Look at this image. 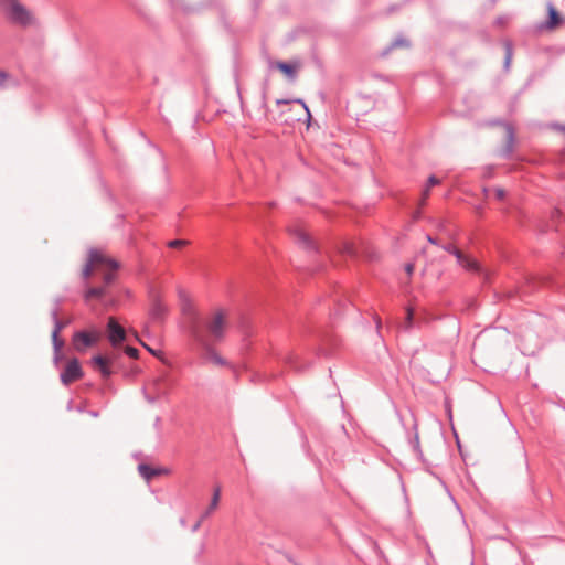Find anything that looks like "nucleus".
<instances>
[{
  "label": "nucleus",
  "instance_id": "f257e3e1",
  "mask_svg": "<svg viewBox=\"0 0 565 565\" xmlns=\"http://www.w3.org/2000/svg\"><path fill=\"white\" fill-rule=\"evenodd\" d=\"M119 265L102 250H90L87 264L83 269L84 278H89L94 273H100L106 285L115 279Z\"/></svg>",
  "mask_w": 565,
  "mask_h": 565
},
{
  "label": "nucleus",
  "instance_id": "f03ea898",
  "mask_svg": "<svg viewBox=\"0 0 565 565\" xmlns=\"http://www.w3.org/2000/svg\"><path fill=\"white\" fill-rule=\"evenodd\" d=\"M1 11L6 20L12 25L26 29L38 23L34 13L20 0H11Z\"/></svg>",
  "mask_w": 565,
  "mask_h": 565
},
{
  "label": "nucleus",
  "instance_id": "7ed1b4c3",
  "mask_svg": "<svg viewBox=\"0 0 565 565\" xmlns=\"http://www.w3.org/2000/svg\"><path fill=\"white\" fill-rule=\"evenodd\" d=\"M228 326V313L225 309L213 310L206 319L205 327L213 341H222Z\"/></svg>",
  "mask_w": 565,
  "mask_h": 565
},
{
  "label": "nucleus",
  "instance_id": "20e7f679",
  "mask_svg": "<svg viewBox=\"0 0 565 565\" xmlns=\"http://www.w3.org/2000/svg\"><path fill=\"white\" fill-rule=\"evenodd\" d=\"M444 249L452 254L456 257L457 263L467 271L481 274L482 269L480 263L472 256L465 254L462 250L454 246H445Z\"/></svg>",
  "mask_w": 565,
  "mask_h": 565
},
{
  "label": "nucleus",
  "instance_id": "39448f33",
  "mask_svg": "<svg viewBox=\"0 0 565 565\" xmlns=\"http://www.w3.org/2000/svg\"><path fill=\"white\" fill-rule=\"evenodd\" d=\"M83 376L82 367L77 359H72L65 365L64 371L61 373V381L63 384L68 385Z\"/></svg>",
  "mask_w": 565,
  "mask_h": 565
},
{
  "label": "nucleus",
  "instance_id": "423d86ee",
  "mask_svg": "<svg viewBox=\"0 0 565 565\" xmlns=\"http://www.w3.org/2000/svg\"><path fill=\"white\" fill-rule=\"evenodd\" d=\"M270 67L281 72L287 79L295 81L298 71L302 67V63L298 60L290 63L275 61L270 62Z\"/></svg>",
  "mask_w": 565,
  "mask_h": 565
},
{
  "label": "nucleus",
  "instance_id": "0eeeda50",
  "mask_svg": "<svg viewBox=\"0 0 565 565\" xmlns=\"http://www.w3.org/2000/svg\"><path fill=\"white\" fill-rule=\"evenodd\" d=\"M100 333L98 331L93 332H77L74 334L73 344L77 351H84L88 347L93 345L98 341Z\"/></svg>",
  "mask_w": 565,
  "mask_h": 565
},
{
  "label": "nucleus",
  "instance_id": "6e6552de",
  "mask_svg": "<svg viewBox=\"0 0 565 565\" xmlns=\"http://www.w3.org/2000/svg\"><path fill=\"white\" fill-rule=\"evenodd\" d=\"M107 335H108L110 343L114 347L120 344L126 339L125 329L113 317H110L108 319Z\"/></svg>",
  "mask_w": 565,
  "mask_h": 565
},
{
  "label": "nucleus",
  "instance_id": "1a4fd4ad",
  "mask_svg": "<svg viewBox=\"0 0 565 565\" xmlns=\"http://www.w3.org/2000/svg\"><path fill=\"white\" fill-rule=\"evenodd\" d=\"M546 9H547L548 19L544 24L541 25V29L547 30V31H554L563 24L564 19L553 3H551V2L546 3Z\"/></svg>",
  "mask_w": 565,
  "mask_h": 565
},
{
  "label": "nucleus",
  "instance_id": "9d476101",
  "mask_svg": "<svg viewBox=\"0 0 565 565\" xmlns=\"http://www.w3.org/2000/svg\"><path fill=\"white\" fill-rule=\"evenodd\" d=\"M92 363L94 367L102 374L103 377L107 379L111 375L110 358L104 355H96L93 358Z\"/></svg>",
  "mask_w": 565,
  "mask_h": 565
},
{
  "label": "nucleus",
  "instance_id": "9b49d317",
  "mask_svg": "<svg viewBox=\"0 0 565 565\" xmlns=\"http://www.w3.org/2000/svg\"><path fill=\"white\" fill-rule=\"evenodd\" d=\"M138 471L147 481H149L150 479H152L153 477H157V476H161V475L168 476L171 473V470L168 468H153V467H151L149 465H145V463L138 466Z\"/></svg>",
  "mask_w": 565,
  "mask_h": 565
},
{
  "label": "nucleus",
  "instance_id": "f8f14e48",
  "mask_svg": "<svg viewBox=\"0 0 565 565\" xmlns=\"http://www.w3.org/2000/svg\"><path fill=\"white\" fill-rule=\"evenodd\" d=\"M203 358L207 363H211L213 365H216V366L226 365L225 359L222 358L217 351H215L213 348H211L209 345H206V348H205Z\"/></svg>",
  "mask_w": 565,
  "mask_h": 565
},
{
  "label": "nucleus",
  "instance_id": "ddd939ff",
  "mask_svg": "<svg viewBox=\"0 0 565 565\" xmlns=\"http://www.w3.org/2000/svg\"><path fill=\"white\" fill-rule=\"evenodd\" d=\"M220 499H221V489H220V487H216L214 490L211 503L207 507V509L205 510V512L203 513V515L201 516V520L209 518L217 509Z\"/></svg>",
  "mask_w": 565,
  "mask_h": 565
},
{
  "label": "nucleus",
  "instance_id": "4468645a",
  "mask_svg": "<svg viewBox=\"0 0 565 565\" xmlns=\"http://www.w3.org/2000/svg\"><path fill=\"white\" fill-rule=\"evenodd\" d=\"M105 295V288L104 287H94L89 288L85 294V299L89 300L92 298H100Z\"/></svg>",
  "mask_w": 565,
  "mask_h": 565
},
{
  "label": "nucleus",
  "instance_id": "2eb2a0df",
  "mask_svg": "<svg viewBox=\"0 0 565 565\" xmlns=\"http://www.w3.org/2000/svg\"><path fill=\"white\" fill-rule=\"evenodd\" d=\"M413 319H414V309L407 308L406 310V318L404 322V329L408 330L413 327Z\"/></svg>",
  "mask_w": 565,
  "mask_h": 565
},
{
  "label": "nucleus",
  "instance_id": "dca6fc26",
  "mask_svg": "<svg viewBox=\"0 0 565 565\" xmlns=\"http://www.w3.org/2000/svg\"><path fill=\"white\" fill-rule=\"evenodd\" d=\"M186 245H188V242L183 241V239H174V241H170L168 243V246L171 248H182Z\"/></svg>",
  "mask_w": 565,
  "mask_h": 565
},
{
  "label": "nucleus",
  "instance_id": "f3484780",
  "mask_svg": "<svg viewBox=\"0 0 565 565\" xmlns=\"http://www.w3.org/2000/svg\"><path fill=\"white\" fill-rule=\"evenodd\" d=\"M296 235L298 236L299 241L307 243L309 241V235L305 232L302 228H297L295 231Z\"/></svg>",
  "mask_w": 565,
  "mask_h": 565
},
{
  "label": "nucleus",
  "instance_id": "a211bd4d",
  "mask_svg": "<svg viewBox=\"0 0 565 565\" xmlns=\"http://www.w3.org/2000/svg\"><path fill=\"white\" fill-rule=\"evenodd\" d=\"M125 352L132 359H137L138 358V354H139V351L138 349L134 348V347H126L125 348Z\"/></svg>",
  "mask_w": 565,
  "mask_h": 565
},
{
  "label": "nucleus",
  "instance_id": "6ab92c4d",
  "mask_svg": "<svg viewBox=\"0 0 565 565\" xmlns=\"http://www.w3.org/2000/svg\"><path fill=\"white\" fill-rule=\"evenodd\" d=\"M58 328L53 332V342H54V345L56 348V350H60V348L62 347V342L58 341L57 339V334H58Z\"/></svg>",
  "mask_w": 565,
  "mask_h": 565
},
{
  "label": "nucleus",
  "instance_id": "aec40b11",
  "mask_svg": "<svg viewBox=\"0 0 565 565\" xmlns=\"http://www.w3.org/2000/svg\"><path fill=\"white\" fill-rule=\"evenodd\" d=\"M296 103L300 104L305 108V110L307 113L308 121H310L311 120V113H310L308 106L306 105V103L302 99H297Z\"/></svg>",
  "mask_w": 565,
  "mask_h": 565
},
{
  "label": "nucleus",
  "instance_id": "412c9836",
  "mask_svg": "<svg viewBox=\"0 0 565 565\" xmlns=\"http://www.w3.org/2000/svg\"><path fill=\"white\" fill-rule=\"evenodd\" d=\"M494 194L497 199L502 200L505 196V191L504 189L498 188L494 190Z\"/></svg>",
  "mask_w": 565,
  "mask_h": 565
},
{
  "label": "nucleus",
  "instance_id": "4be33fe9",
  "mask_svg": "<svg viewBox=\"0 0 565 565\" xmlns=\"http://www.w3.org/2000/svg\"><path fill=\"white\" fill-rule=\"evenodd\" d=\"M439 182H440V181H439V179H437L436 177L431 175V177H429V178H428V183H427V185H428L429 188H431V186H434V185L439 184Z\"/></svg>",
  "mask_w": 565,
  "mask_h": 565
},
{
  "label": "nucleus",
  "instance_id": "5701e85b",
  "mask_svg": "<svg viewBox=\"0 0 565 565\" xmlns=\"http://www.w3.org/2000/svg\"><path fill=\"white\" fill-rule=\"evenodd\" d=\"M353 245L351 243H344L342 252L344 253H352Z\"/></svg>",
  "mask_w": 565,
  "mask_h": 565
},
{
  "label": "nucleus",
  "instance_id": "b1692460",
  "mask_svg": "<svg viewBox=\"0 0 565 565\" xmlns=\"http://www.w3.org/2000/svg\"><path fill=\"white\" fill-rule=\"evenodd\" d=\"M405 270H406V273H407L408 275H412V274H413V271H414V265H413L412 263L407 264V265L405 266Z\"/></svg>",
  "mask_w": 565,
  "mask_h": 565
},
{
  "label": "nucleus",
  "instance_id": "393cba45",
  "mask_svg": "<svg viewBox=\"0 0 565 565\" xmlns=\"http://www.w3.org/2000/svg\"><path fill=\"white\" fill-rule=\"evenodd\" d=\"M429 189H430V188L427 185V188L424 190V192H423V199H424V200L428 198V195H429Z\"/></svg>",
  "mask_w": 565,
  "mask_h": 565
},
{
  "label": "nucleus",
  "instance_id": "a878e982",
  "mask_svg": "<svg viewBox=\"0 0 565 565\" xmlns=\"http://www.w3.org/2000/svg\"><path fill=\"white\" fill-rule=\"evenodd\" d=\"M11 0H0V9L2 10Z\"/></svg>",
  "mask_w": 565,
  "mask_h": 565
},
{
  "label": "nucleus",
  "instance_id": "bb28decb",
  "mask_svg": "<svg viewBox=\"0 0 565 565\" xmlns=\"http://www.w3.org/2000/svg\"><path fill=\"white\" fill-rule=\"evenodd\" d=\"M510 60H511V52L509 50L508 54H507V61H505L507 65L510 63Z\"/></svg>",
  "mask_w": 565,
  "mask_h": 565
},
{
  "label": "nucleus",
  "instance_id": "cd10ccee",
  "mask_svg": "<svg viewBox=\"0 0 565 565\" xmlns=\"http://www.w3.org/2000/svg\"><path fill=\"white\" fill-rule=\"evenodd\" d=\"M276 103H277L278 105H279V104H288V103H289V100H286V99H277V102H276Z\"/></svg>",
  "mask_w": 565,
  "mask_h": 565
},
{
  "label": "nucleus",
  "instance_id": "c85d7f7f",
  "mask_svg": "<svg viewBox=\"0 0 565 565\" xmlns=\"http://www.w3.org/2000/svg\"><path fill=\"white\" fill-rule=\"evenodd\" d=\"M141 344H142V345H143V347H145L149 352H151L152 354H156V353H154V351H153L151 348H149L148 345H146V344H145V343H142V342H141Z\"/></svg>",
  "mask_w": 565,
  "mask_h": 565
},
{
  "label": "nucleus",
  "instance_id": "c756f323",
  "mask_svg": "<svg viewBox=\"0 0 565 565\" xmlns=\"http://www.w3.org/2000/svg\"><path fill=\"white\" fill-rule=\"evenodd\" d=\"M427 239H428V242H430L431 244H437V242H436L431 236H427Z\"/></svg>",
  "mask_w": 565,
  "mask_h": 565
},
{
  "label": "nucleus",
  "instance_id": "7c9ffc66",
  "mask_svg": "<svg viewBox=\"0 0 565 565\" xmlns=\"http://www.w3.org/2000/svg\"><path fill=\"white\" fill-rule=\"evenodd\" d=\"M199 526H200V522H198V524H195L194 529L196 530Z\"/></svg>",
  "mask_w": 565,
  "mask_h": 565
}]
</instances>
